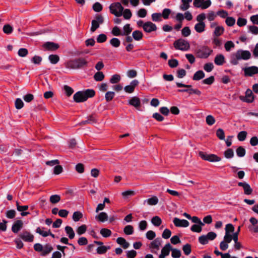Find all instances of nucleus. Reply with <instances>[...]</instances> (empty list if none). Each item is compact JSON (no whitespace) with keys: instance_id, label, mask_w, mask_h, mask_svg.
<instances>
[{"instance_id":"1","label":"nucleus","mask_w":258,"mask_h":258,"mask_svg":"<svg viewBox=\"0 0 258 258\" xmlns=\"http://www.w3.org/2000/svg\"><path fill=\"white\" fill-rule=\"evenodd\" d=\"M251 53L248 50H238L231 55L230 62L233 65H236L240 60H247L250 58Z\"/></svg>"},{"instance_id":"2","label":"nucleus","mask_w":258,"mask_h":258,"mask_svg":"<svg viewBox=\"0 0 258 258\" xmlns=\"http://www.w3.org/2000/svg\"><path fill=\"white\" fill-rule=\"evenodd\" d=\"M95 95V91L92 89H87L85 91H79L76 93L73 96L74 100L76 102L85 101L89 97Z\"/></svg>"},{"instance_id":"3","label":"nucleus","mask_w":258,"mask_h":258,"mask_svg":"<svg viewBox=\"0 0 258 258\" xmlns=\"http://www.w3.org/2000/svg\"><path fill=\"white\" fill-rule=\"evenodd\" d=\"M88 61L83 58H79L74 60L68 61L66 66L67 68L71 69H78L83 67L86 66Z\"/></svg>"},{"instance_id":"4","label":"nucleus","mask_w":258,"mask_h":258,"mask_svg":"<svg viewBox=\"0 0 258 258\" xmlns=\"http://www.w3.org/2000/svg\"><path fill=\"white\" fill-rule=\"evenodd\" d=\"M213 52V50L207 46H202L196 51L197 57L200 58H207Z\"/></svg>"},{"instance_id":"5","label":"nucleus","mask_w":258,"mask_h":258,"mask_svg":"<svg viewBox=\"0 0 258 258\" xmlns=\"http://www.w3.org/2000/svg\"><path fill=\"white\" fill-rule=\"evenodd\" d=\"M110 12L116 17H120L122 15L123 8L119 2L111 4L109 6Z\"/></svg>"},{"instance_id":"6","label":"nucleus","mask_w":258,"mask_h":258,"mask_svg":"<svg viewBox=\"0 0 258 258\" xmlns=\"http://www.w3.org/2000/svg\"><path fill=\"white\" fill-rule=\"evenodd\" d=\"M174 46L176 49L182 51H186L189 49L190 45L189 43L183 39H179L176 40L173 43Z\"/></svg>"},{"instance_id":"7","label":"nucleus","mask_w":258,"mask_h":258,"mask_svg":"<svg viewBox=\"0 0 258 258\" xmlns=\"http://www.w3.org/2000/svg\"><path fill=\"white\" fill-rule=\"evenodd\" d=\"M217 236L216 233L210 232L206 235H203L199 237V241L202 245L207 244L209 240H214Z\"/></svg>"},{"instance_id":"8","label":"nucleus","mask_w":258,"mask_h":258,"mask_svg":"<svg viewBox=\"0 0 258 258\" xmlns=\"http://www.w3.org/2000/svg\"><path fill=\"white\" fill-rule=\"evenodd\" d=\"M211 0H194L193 3L195 7L202 9H208L211 6Z\"/></svg>"},{"instance_id":"9","label":"nucleus","mask_w":258,"mask_h":258,"mask_svg":"<svg viewBox=\"0 0 258 258\" xmlns=\"http://www.w3.org/2000/svg\"><path fill=\"white\" fill-rule=\"evenodd\" d=\"M240 99L243 102L247 103H251L254 100V96L250 89H247L245 92V96H240Z\"/></svg>"},{"instance_id":"10","label":"nucleus","mask_w":258,"mask_h":258,"mask_svg":"<svg viewBox=\"0 0 258 258\" xmlns=\"http://www.w3.org/2000/svg\"><path fill=\"white\" fill-rule=\"evenodd\" d=\"M173 222L175 226L178 227H187L189 226L188 221L184 219H180L178 218H174Z\"/></svg>"},{"instance_id":"11","label":"nucleus","mask_w":258,"mask_h":258,"mask_svg":"<svg viewBox=\"0 0 258 258\" xmlns=\"http://www.w3.org/2000/svg\"><path fill=\"white\" fill-rule=\"evenodd\" d=\"M139 82L137 80H134L130 84L124 87V90L127 93H132L136 86L139 84Z\"/></svg>"},{"instance_id":"12","label":"nucleus","mask_w":258,"mask_h":258,"mask_svg":"<svg viewBox=\"0 0 258 258\" xmlns=\"http://www.w3.org/2000/svg\"><path fill=\"white\" fill-rule=\"evenodd\" d=\"M144 30L147 33H150L157 30L156 25L152 22L149 21L144 23L143 26Z\"/></svg>"},{"instance_id":"13","label":"nucleus","mask_w":258,"mask_h":258,"mask_svg":"<svg viewBox=\"0 0 258 258\" xmlns=\"http://www.w3.org/2000/svg\"><path fill=\"white\" fill-rule=\"evenodd\" d=\"M172 246L169 243H166L161 250V253L159 255V258H165V256L168 255L170 251L172 250Z\"/></svg>"},{"instance_id":"14","label":"nucleus","mask_w":258,"mask_h":258,"mask_svg":"<svg viewBox=\"0 0 258 258\" xmlns=\"http://www.w3.org/2000/svg\"><path fill=\"white\" fill-rule=\"evenodd\" d=\"M20 238L26 242H32L34 239V236L28 231H23L19 235Z\"/></svg>"},{"instance_id":"15","label":"nucleus","mask_w":258,"mask_h":258,"mask_svg":"<svg viewBox=\"0 0 258 258\" xmlns=\"http://www.w3.org/2000/svg\"><path fill=\"white\" fill-rule=\"evenodd\" d=\"M244 72L245 76H252L258 73V67L256 66L247 67L244 69Z\"/></svg>"},{"instance_id":"16","label":"nucleus","mask_w":258,"mask_h":258,"mask_svg":"<svg viewBox=\"0 0 258 258\" xmlns=\"http://www.w3.org/2000/svg\"><path fill=\"white\" fill-rule=\"evenodd\" d=\"M161 244V240L157 238L151 242L150 245V248L152 249V251L154 253H157V251L159 249V247Z\"/></svg>"},{"instance_id":"17","label":"nucleus","mask_w":258,"mask_h":258,"mask_svg":"<svg viewBox=\"0 0 258 258\" xmlns=\"http://www.w3.org/2000/svg\"><path fill=\"white\" fill-rule=\"evenodd\" d=\"M238 186H241L244 189V192L245 195H249L251 194L252 189L250 185L245 182H240L238 183Z\"/></svg>"},{"instance_id":"18","label":"nucleus","mask_w":258,"mask_h":258,"mask_svg":"<svg viewBox=\"0 0 258 258\" xmlns=\"http://www.w3.org/2000/svg\"><path fill=\"white\" fill-rule=\"evenodd\" d=\"M225 62V57L222 54H217L214 58V62L217 66H222Z\"/></svg>"},{"instance_id":"19","label":"nucleus","mask_w":258,"mask_h":258,"mask_svg":"<svg viewBox=\"0 0 258 258\" xmlns=\"http://www.w3.org/2000/svg\"><path fill=\"white\" fill-rule=\"evenodd\" d=\"M23 226V222L21 220H18L15 222L12 227V230L15 233H17Z\"/></svg>"},{"instance_id":"20","label":"nucleus","mask_w":258,"mask_h":258,"mask_svg":"<svg viewBox=\"0 0 258 258\" xmlns=\"http://www.w3.org/2000/svg\"><path fill=\"white\" fill-rule=\"evenodd\" d=\"M206 24L205 23L198 22L194 27L195 31L199 33H201L205 31Z\"/></svg>"},{"instance_id":"21","label":"nucleus","mask_w":258,"mask_h":258,"mask_svg":"<svg viewBox=\"0 0 258 258\" xmlns=\"http://www.w3.org/2000/svg\"><path fill=\"white\" fill-rule=\"evenodd\" d=\"M192 2V0H181V4L180 5L179 8L183 11H186L190 7V3Z\"/></svg>"},{"instance_id":"22","label":"nucleus","mask_w":258,"mask_h":258,"mask_svg":"<svg viewBox=\"0 0 258 258\" xmlns=\"http://www.w3.org/2000/svg\"><path fill=\"white\" fill-rule=\"evenodd\" d=\"M128 103L135 107H138L140 106L141 101L138 97H133L129 100Z\"/></svg>"},{"instance_id":"23","label":"nucleus","mask_w":258,"mask_h":258,"mask_svg":"<svg viewBox=\"0 0 258 258\" xmlns=\"http://www.w3.org/2000/svg\"><path fill=\"white\" fill-rule=\"evenodd\" d=\"M44 47L48 50H54L58 48V44L53 42H47L43 45Z\"/></svg>"},{"instance_id":"24","label":"nucleus","mask_w":258,"mask_h":258,"mask_svg":"<svg viewBox=\"0 0 258 258\" xmlns=\"http://www.w3.org/2000/svg\"><path fill=\"white\" fill-rule=\"evenodd\" d=\"M158 203V199L157 197L154 196L144 201V204H147L149 205H155Z\"/></svg>"},{"instance_id":"25","label":"nucleus","mask_w":258,"mask_h":258,"mask_svg":"<svg viewBox=\"0 0 258 258\" xmlns=\"http://www.w3.org/2000/svg\"><path fill=\"white\" fill-rule=\"evenodd\" d=\"M205 76L204 72L203 71L200 70L195 73L192 79L195 81H199L204 78Z\"/></svg>"},{"instance_id":"26","label":"nucleus","mask_w":258,"mask_h":258,"mask_svg":"<svg viewBox=\"0 0 258 258\" xmlns=\"http://www.w3.org/2000/svg\"><path fill=\"white\" fill-rule=\"evenodd\" d=\"M224 32V28L223 26H216L213 32V35L218 37L221 36Z\"/></svg>"},{"instance_id":"27","label":"nucleus","mask_w":258,"mask_h":258,"mask_svg":"<svg viewBox=\"0 0 258 258\" xmlns=\"http://www.w3.org/2000/svg\"><path fill=\"white\" fill-rule=\"evenodd\" d=\"M132 36L135 40L140 41L143 37V34L139 30H135L133 32Z\"/></svg>"},{"instance_id":"28","label":"nucleus","mask_w":258,"mask_h":258,"mask_svg":"<svg viewBox=\"0 0 258 258\" xmlns=\"http://www.w3.org/2000/svg\"><path fill=\"white\" fill-rule=\"evenodd\" d=\"M65 231L70 239H73L75 237V233L73 229L69 226L65 227Z\"/></svg>"},{"instance_id":"29","label":"nucleus","mask_w":258,"mask_h":258,"mask_svg":"<svg viewBox=\"0 0 258 258\" xmlns=\"http://www.w3.org/2000/svg\"><path fill=\"white\" fill-rule=\"evenodd\" d=\"M116 242L118 244L121 245L123 248L126 249L130 246V243L127 242L126 240L122 237H118L116 239Z\"/></svg>"},{"instance_id":"30","label":"nucleus","mask_w":258,"mask_h":258,"mask_svg":"<svg viewBox=\"0 0 258 258\" xmlns=\"http://www.w3.org/2000/svg\"><path fill=\"white\" fill-rule=\"evenodd\" d=\"M44 229V227H39L37 228L36 231L43 237H47L50 234V230L46 231Z\"/></svg>"},{"instance_id":"31","label":"nucleus","mask_w":258,"mask_h":258,"mask_svg":"<svg viewBox=\"0 0 258 258\" xmlns=\"http://www.w3.org/2000/svg\"><path fill=\"white\" fill-rule=\"evenodd\" d=\"M96 219L101 222H104L107 220L108 215L105 212H102L96 216Z\"/></svg>"},{"instance_id":"32","label":"nucleus","mask_w":258,"mask_h":258,"mask_svg":"<svg viewBox=\"0 0 258 258\" xmlns=\"http://www.w3.org/2000/svg\"><path fill=\"white\" fill-rule=\"evenodd\" d=\"M83 216V213L80 211H76L74 212L72 219L74 222L79 221Z\"/></svg>"},{"instance_id":"33","label":"nucleus","mask_w":258,"mask_h":258,"mask_svg":"<svg viewBox=\"0 0 258 258\" xmlns=\"http://www.w3.org/2000/svg\"><path fill=\"white\" fill-rule=\"evenodd\" d=\"M110 248V246L103 245L101 246H98L96 249V251L98 254H104L107 251V250L109 249Z\"/></svg>"},{"instance_id":"34","label":"nucleus","mask_w":258,"mask_h":258,"mask_svg":"<svg viewBox=\"0 0 258 258\" xmlns=\"http://www.w3.org/2000/svg\"><path fill=\"white\" fill-rule=\"evenodd\" d=\"M123 32L121 33L122 36H127L131 33L132 28L130 24H127L123 26Z\"/></svg>"},{"instance_id":"35","label":"nucleus","mask_w":258,"mask_h":258,"mask_svg":"<svg viewBox=\"0 0 258 258\" xmlns=\"http://www.w3.org/2000/svg\"><path fill=\"white\" fill-rule=\"evenodd\" d=\"M151 223L155 226H159L162 223V220L159 216H154L151 219Z\"/></svg>"},{"instance_id":"36","label":"nucleus","mask_w":258,"mask_h":258,"mask_svg":"<svg viewBox=\"0 0 258 258\" xmlns=\"http://www.w3.org/2000/svg\"><path fill=\"white\" fill-rule=\"evenodd\" d=\"M48 59L52 64H56L58 62L59 57L56 54H51L48 56Z\"/></svg>"},{"instance_id":"37","label":"nucleus","mask_w":258,"mask_h":258,"mask_svg":"<svg viewBox=\"0 0 258 258\" xmlns=\"http://www.w3.org/2000/svg\"><path fill=\"white\" fill-rule=\"evenodd\" d=\"M121 80V77L118 74H114L111 77L110 82L111 84H116L118 83Z\"/></svg>"},{"instance_id":"38","label":"nucleus","mask_w":258,"mask_h":258,"mask_svg":"<svg viewBox=\"0 0 258 258\" xmlns=\"http://www.w3.org/2000/svg\"><path fill=\"white\" fill-rule=\"evenodd\" d=\"M100 232L101 235L104 237H108L111 235V230L107 228H102Z\"/></svg>"},{"instance_id":"39","label":"nucleus","mask_w":258,"mask_h":258,"mask_svg":"<svg viewBox=\"0 0 258 258\" xmlns=\"http://www.w3.org/2000/svg\"><path fill=\"white\" fill-rule=\"evenodd\" d=\"M203 225H201L200 224H194L193 225L191 228H190V230L192 231V232H197V233H200L202 231V226Z\"/></svg>"},{"instance_id":"40","label":"nucleus","mask_w":258,"mask_h":258,"mask_svg":"<svg viewBox=\"0 0 258 258\" xmlns=\"http://www.w3.org/2000/svg\"><path fill=\"white\" fill-rule=\"evenodd\" d=\"M235 47L234 43L232 41H228L224 44V47L227 51H230Z\"/></svg>"},{"instance_id":"41","label":"nucleus","mask_w":258,"mask_h":258,"mask_svg":"<svg viewBox=\"0 0 258 258\" xmlns=\"http://www.w3.org/2000/svg\"><path fill=\"white\" fill-rule=\"evenodd\" d=\"M245 149L241 146L239 147L236 150V154L239 157H244L245 155Z\"/></svg>"},{"instance_id":"42","label":"nucleus","mask_w":258,"mask_h":258,"mask_svg":"<svg viewBox=\"0 0 258 258\" xmlns=\"http://www.w3.org/2000/svg\"><path fill=\"white\" fill-rule=\"evenodd\" d=\"M94 78L96 81H101L104 78V75L102 72H98L95 74Z\"/></svg>"},{"instance_id":"43","label":"nucleus","mask_w":258,"mask_h":258,"mask_svg":"<svg viewBox=\"0 0 258 258\" xmlns=\"http://www.w3.org/2000/svg\"><path fill=\"white\" fill-rule=\"evenodd\" d=\"M110 44L114 47H118L120 44V40L117 38H112L110 41Z\"/></svg>"},{"instance_id":"44","label":"nucleus","mask_w":258,"mask_h":258,"mask_svg":"<svg viewBox=\"0 0 258 258\" xmlns=\"http://www.w3.org/2000/svg\"><path fill=\"white\" fill-rule=\"evenodd\" d=\"M171 13V10L170 9L166 8L163 10L162 13H161V15L164 19H168Z\"/></svg>"},{"instance_id":"45","label":"nucleus","mask_w":258,"mask_h":258,"mask_svg":"<svg viewBox=\"0 0 258 258\" xmlns=\"http://www.w3.org/2000/svg\"><path fill=\"white\" fill-rule=\"evenodd\" d=\"M171 256L173 258H179L180 257L181 253L179 249L176 248H172Z\"/></svg>"},{"instance_id":"46","label":"nucleus","mask_w":258,"mask_h":258,"mask_svg":"<svg viewBox=\"0 0 258 258\" xmlns=\"http://www.w3.org/2000/svg\"><path fill=\"white\" fill-rule=\"evenodd\" d=\"M208 161L209 162H219L221 161V158L217 156L215 154H209V157L208 159Z\"/></svg>"},{"instance_id":"47","label":"nucleus","mask_w":258,"mask_h":258,"mask_svg":"<svg viewBox=\"0 0 258 258\" xmlns=\"http://www.w3.org/2000/svg\"><path fill=\"white\" fill-rule=\"evenodd\" d=\"M87 230V226L86 225H82L78 227L76 230L77 233L78 235H82L86 232Z\"/></svg>"},{"instance_id":"48","label":"nucleus","mask_w":258,"mask_h":258,"mask_svg":"<svg viewBox=\"0 0 258 258\" xmlns=\"http://www.w3.org/2000/svg\"><path fill=\"white\" fill-rule=\"evenodd\" d=\"M152 20L154 22H160L162 21L161 13H155L151 15Z\"/></svg>"},{"instance_id":"49","label":"nucleus","mask_w":258,"mask_h":258,"mask_svg":"<svg viewBox=\"0 0 258 258\" xmlns=\"http://www.w3.org/2000/svg\"><path fill=\"white\" fill-rule=\"evenodd\" d=\"M224 156L227 159H231L234 156V152L231 149H228L224 152Z\"/></svg>"},{"instance_id":"50","label":"nucleus","mask_w":258,"mask_h":258,"mask_svg":"<svg viewBox=\"0 0 258 258\" xmlns=\"http://www.w3.org/2000/svg\"><path fill=\"white\" fill-rule=\"evenodd\" d=\"M124 233L126 235H131L134 233V228L132 225L125 226L123 229Z\"/></svg>"},{"instance_id":"51","label":"nucleus","mask_w":258,"mask_h":258,"mask_svg":"<svg viewBox=\"0 0 258 258\" xmlns=\"http://www.w3.org/2000/svg\"><path fill=\"white\" fill-rule=\"evenodd\" d=\"M247 135L246 131H241L237 135V139L239 141H243L245 140Z\"/></svg>"},{"instance_id":"52","label":"nucleus","mask_w":258,"mask_h":258,"mask_svg":"<svg viewBox=\"0 0 258 258\" xmlns=\"http://www.w3.org/2000/svg\"><path fill=\"white\" fill-rule=\"evenodd\" d=\"M214 64L212 62L206 63L204 66V70L207 72H211L214 69Z\"/></svg>"},{"instance_id":"53","label":"nucleus","mask_w":258,"mask_h":258,"mask_svg":"<svg viewBox=\"0 0 258 258\" xmlns=\"http://www.w3.org/2000/svg\"><path fill=\"white\" fill-rule=\"evenodd\" d=\"M115 96V93L113 91H108L105 93V98L106 101H111Z\"/></svg>"},{"instance_id":"54","label":"nucleus","mask_w":258,"mask_h":258,"mask_svg":"<svg viewBox=\"0 0 258 258\" xmlns=\"http://www.w3.org/2000/svg\"><path fill=\"white\" fill-rule=\"evenodd\" d=\"M225 23L228 26H233L235 23V19L232 17H227L226 19Z\"/></svg>"},{"instance_id":"55","label":"nucleus","mask_w":258,"mask_h":258,"mask_svg":"<svg viewBox=\"0 0 258 258\" xmlns=\"http://www.w3.org/2000/svg\"><path fill=\"white\" fill-rule=\"evenodd\" d=\"M122 15L123 16L124 18L126 20L130 19L132 16L131 10L128 9L123 10L122 12Z\"/></svg>"},{"instance_id":"56","label":"nucleus","mask_w":258,"mask_h":258,"mask_svg":"<svg viewBox=\"0 0 258 258\" xmlns=\"http://www.w3.org/2000/svg\"><path fill=\"white\" fill-rule=\"evenodd\" d=\"M206 121L208 125H212L215 123V119L212 115H208L206 117Z\"/></svg>"},{"instance_id":"57","label":"nucleus","mask_w":258,"mask_h":258,"mask_svg":"<svg viewBox=\"0 0 258 258\" xmlns=\"http://www.w3.org/2000/svg\"><path fill=\"white\" fill-rule=\"evenodd\" d=\"M217 137L221 140H225V133L224 131L221 128H219L216 132Z\"/></svg>"},{"instance_id":"58","label":"nucleus","mask_w":258,"mask_h":258,"mask_svg":"<svg viewBox=\"0 0 258 258\" xmlns=\"http://www.w3.org/2000/svg\"><path fill=\"white\" fill-rule=\"evenodd\" d=\"M13 27L9 24L5 25L3 27V31L6 34H11L13 32Z\"/></svg>"},{"instance_id":"59","label":"nucleus","mask_w":258,"mask_h":258,"mask_svg":"<svg viewBox=\"0 0 258 258\" xmlns=\"http://www.w3.org/2000/svg\"><path fill=\"white\" fill-rule=\"evenodd\" d=\"M60 197L59 195H54L50 197V202L52 204H55L59 202Z\"/></svg>"},{"instance_id":"60","label":"nucleus","mask_w":258,"mask_h":258,"mask_svg":"<svg viewBox=\"0 0 258 258\" xmlns=\"http://www.w3.org/2000/svg\"><path fill=\"white\" fill-rule=\"evenodd\" d=\"M52 250V247L50 245L46 244L44 247H43L42 250V254L43 255H45L51 251Z\"/></svg>"},{"instance_id":"61","label":"nucleus","mask_w":258,"mask_h":258,"mask_svg":"<svg viewBox=\"0 0 258 258\" xmlns=\"http://www.w3.org/2000/svg\"><path fill=\"white\" fill-rule=\"evenodd\" d=\"M15 107L17 109H21L24 106V103L22 99L17 98L15 101Z\"/></svg>"},{"instance_id":"62","label":"nucleus","mask_w":258,"mask_h":258,"mask_svg":"<svg viewBox=\"0 0 258 258\" xmlns=\"http://www.w3.org/2000/svg\"><path fill=\"white\" fill-rule=\"evenodd\" d=\"M234 231V227L231 224H228L225 227V234H230Z\"/></svg>"},{"instance_id":"63","label":"nucleus","mask_w":258,"mask_h":258,"mask_svg":"<svg viewBox=\"0 0 258 258\" xmlns=\"http://www.w3.org/2000/svg\"><path fill=\"white\" fill-rule=\"evenodd\" d=\"M191 31L188 27H184L181 30V34L184 37H187L190 35Z\"/></svg>"},{"instance_id":"64","label":"nucleus","mask_w":258,"mask_h":258,"mask_svg":"<svg viewBox=\"0 0 258 258\" xmlns=\"http://www.w3.org/2000/svg\"><path fill=\"white\" fill-rule=\"evenodd\" d=\"M249 31L254 35L258 34V27L255 26H249L248 27Z\"/></svg>"}]
</instances>
